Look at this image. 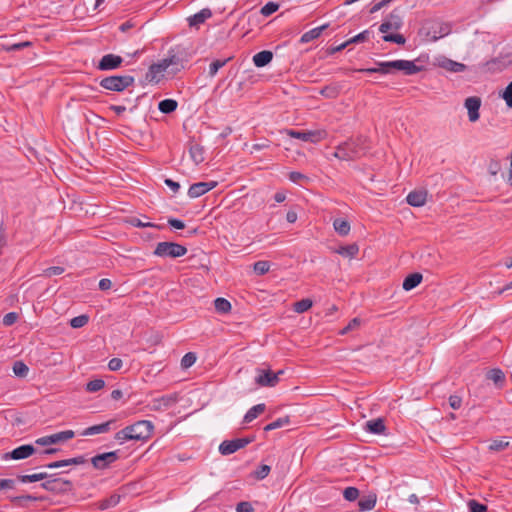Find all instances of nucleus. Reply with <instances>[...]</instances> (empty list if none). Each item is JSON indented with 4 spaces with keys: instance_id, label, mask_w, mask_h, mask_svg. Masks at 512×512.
Segmentation results:
<instances>
[{
    "instance_id": "55",
    "label": "nucleus",
    "mask_w": 512,
    "mask_h": 512,
    "mask_svg": "<svg viewBox=\"0 0 512 512\" xmlns=\"http://www.w3.org/2000/svg\"><path fill=\"white\" fill-rule=\"evenodd\" d=\"M343 497L347 501H355L359 497V490L356 487H347L343 491Z\"/></svg>"
},
{
    "instance_id": "10",
    "label": "nucleus",
    "mask_w": 512,
    "mask_h": 512,
    "mask_svg": "<svg viewBox=\"0 0 512 512\" xmlns=\"http://www.w3.org/2000/svg\"><path fill=\"white\" fill-rule=\"evenodd\" d=\"M252 441H253V438H249V437L225 440L220 444L219 452L222 455H230V454L235 453L239 449L244 448Z\"/></svg>"
},
{
    "instance_id": "32",
    "label": "nucleus",
    "mask_w": 512,
    "mask_h": 512,
    "mask_svg": "<svg viewBox=\"0 0 512 512\" xmlns=\"http://www.w3.org/2000/svg\"><path fill=\"white\" fill-rule=\"evenodd\" d=\"M333 227L340 236H347L351 229L350 223L341 218H337L333 221Z\"/></svg>"
},
{
    "instance_id": "3",
    "label": "nucleus",
    "mask_w": 512,
    "mask_h": 512,
    "mask_svg": "<svg viewBox=\"0 0 512 512\" xmlns=\"http://www.w3.org/2000/svg\"><path fill=\"white\" fill-rule=\"evenodd\" d=\"M363 144L364 140L362 138L346 141L336 147L333 155L334 157L343 161H352L358 159L366 152Z\"/></svg>"
},
{
    "instance_id": "40",
    "label": "nucleus",
    "mask_w": 512,
    "mask_h": 512,
    "mask_svg": "<svg viewBox=\"0 0 512 512\" xmlns=\"http://www.w3.org/2000/svg\"><path fill=\"white\" fill-rule=\"evenodd\" d=\"M509 445H510L509 441H507L505 438L494 439L489 444L488 449L490 451L500 452V451L507 449L509 447Z\"/></svg>"
},
{
    "instance_id": "29",
    "label": "nucleus",
    "mask_w": 512,
    "mask_h": 512,
    "mask_svg": "<svg viewBox=\"0 0 512 512\" xmlns=\"http://www.w3.org/2000/svg\"><path fill=\"white\" fill-rule=\"evenodd\" d=\"M328 28V24H324L322 26H319V27H316V28H313L307 32H305L301 38H300V43L302 44H306L314 39H317L320 37L321 33Z\"/></svg>"
},
{
    "instance_id": "31",
    "label": "nucleus",
    "mask_w": 512,
    "mask_h": 512,
    "mask_svg": "<svg viewBox=\"0 0 512 512\" xmlns=\"http://www.w3.org/2000/svg\"><path fill=\"white\" fill-rule=\"evenodd\" d=\"M48 473L40 472L35 474L18 475L17 479L22 483H33L38 481H46L49 478Z\"/></svg>"
},
{
    "instance_id": "41",
    "label": "nucleus",
    "mask_w": 512,
    "mask_h": 512,
    "mask_svg": "<svg viewBox=\"0 0 512 512\" xmlns=\"http://www.w3.org/2000/svg\"><path fill=\"white\" fill-rule=\"evenodd\" d=\"M13 373L21 378H24L27 376L29 372L28 366L23 361H15L13 363Z\"/></svg>"
},
{
    "instance_id": "20",
    "label": "nucleus",
    "mask_w": 512,
    "mask_h": 512,
    "mask_svg": "<svg viewBox=\"0 0 512 512\" xmlns=\"http://www.w3.org/2000/svg\"><path fill=\"white\" fill-rule=\"evenodd\" d=\"M115 423V420H109L101 424L93 425L87 427L81 432L82 436H90L96 434L107 433L111 429V425Z\"/></svg>"
},
{
    "instance_id": "17",
    "label": "nucleus",
    "mask_w": 512,
    "mask_h": 512,
    "mask_svg": "<svg viewBox=\"0 0 512 512\" xmlns=\"http://www.w3.org/2000/svg\"><path fill=\"white\" fill-rule=\"evenodd\" d=\"M217 186L216 181L197 182L192 184L188 189V196L190 198H198Z\"/></svg>"
},
{
    "instance_id": "28",
    "label": "nucleus",
    "mask_w": 512,
    "mask_h": 512,
    "mask_svg": "<svg viewBox=\"0 0 512 512\" xmlns=\"http://www.w3.org/2000/svg\"><path fill=\"white\" fill-rule=\"evenodd\" d=\"M342 85L339 83H332L324 86L320 91V95L328 99H335L339 96Z\"/></svg>"
},
{
    "instance_id": "60",
    "label": "nucleus",
    "mask_w": 512,
    "mask_h": 512,
    "mask_svg": "<svg viewBox=\"0 0 512 512\" xmlns=\"http://www.w3.org/2000/svg\"><path fill=\"white\" fill-rule=\"evenodd\" d=\"M18 318H19L18 313H16V312H9V313L5 314L4 317H3V321H2L3 325L11 326V325H13L14 323L17 322Z\"/></svg>"
},
{
    "instance_id": "39",
    "label": "nucleus",
    "mask_w": 512,
    "mask_h": 512,
    "mask_svg": "<svg viewBox=\"0 0 512 512\" xmlns=\"http://www.w3.org/2000/svg\"><path fill=\"white\" fill-rule=\"evenodd\" d=\"M290 422H291V420H290L289 416L278 418L275 421L267 424L264 427V431L268 432V431H272V430H275V429H278V428H282V427L290 424Z\"/></svg>"
},
{
    "instance_id": "63",
    "label": "nucleus",
    "mask_w": 512,
    "mask_h": 512,
    "mask_svg": "<svg viewBox=\"0 0 512 512\" xmlns=\"http://www.w3.org/2000/svg\"><path fill=\"white\" fill-rule=\"evenodd\" d=\"M448 402L452 409L457 410L462 405V398L458 395H451L448 399Z\"/></svg>"
},
{
    "instance_id": "23",
    "label": "nucleus",
    "mask_w": 512,
    "mask_h": 512,
    "mask_svg": "<svg viewBox=\"0 0 512 512\" xmlns=\"http://www.w3.org/2000/svg\"><path fill=\"white\" fill-rule=\"evenodd\" d=\"M365 428L372 434H384L386 426L382 418L372 419L366 422Z\"/></svg>"
},
{
    "instance_id": "52",
    "label": "nucleus",
    "mask_w": 512,
    "mask_h": 512,
    "mask_svg": "<svg viewBox=\"0 0 512 512\" xmlns=\"http://www.w3.org/2000/svg\"><path fill=\"white\" fill-rule=\"evenodd\" d=\"M196 362V354L193 352L186 353L181 359V367L190 368Z\"/></svg>"
},
{
    "instance_id": "44",
    "label": "nucleus",
    "mask_w": 512,
    "mask_h": 512,
    "mask_svg": "<svg viewBox=\"0 0 512 512\" xmlns=\"http://www.w3.org/2000/svg\"><path fill=\"white\" fill-rule=\"evenodd\" d=\"M120 501V496L117 494L111 495L109 498L104 499L100 502L99 508L102 510L116 506Z\"/></svg>"
},
{
    "instance_id": "5",
    "label": "nucleus",
    "mask_w": 512,
    "mask_h": 512,
    "mask_svg": "<svg viewBox=\"0 0 512 512\" xmlns=\"http://www.w3.org/2000/svg\"><path fill=\"white\" fill-rule=\"evenodd\" d=\"M58 474H50L46 481L41 483V487L54 494H68L74 489L72 481L57 477Z\"/></svg>"
},
{
    "instance_id": "19",
    "label": "nucleus",
    "mask_w": 512,
    "mask_h": 512,
    "mask_svg": "<svg viewBox=\"0 0 512 512\" xmlns=\"http://www.w3.org/2000/svg\"><path fill=\"white\" fill-rule=\"evenodd\" d=\"M426 200H427V191H425V190L411 191L406 197L407 203L413 207L423 206L426 203Z\"/></svg>"
},
{
    "instance_id": "22",
    "label": "nucleus",
    "mask_w": 512,
    "mask_h": 512,
    "mask_svg": "<svg viewBox=\"0 0 512 512\" xmlns=\"http://www.w3.org/2000/svg\"><path fill=\"white\" fill-rule=\"evenodd\" d=\"M486 379L492 381L497 387H503L505 383V374L499 368H493L486 372Z\"/></svg>"
},
{
    "instance_id": "7",
    "label": "nucleus",
    "mask_w": 512,
    "mask_h": 512,
    "mask_svg": "<svg viewBox=\"0 0 512 512\" xmlns=\"http://www.w3.org/2000/svg\"><path fill=\"white\" fill-rule=\"evenodd\" d=\"M187 253V248L175 242H159L153 254L162 258H178Z\"/></svg>"
},
{
    "instance_id": "16",
    "label": "nucleus",
    "mask_w": 512,
    "mask_h": 512,
    "mask_svg": "<svg viewBox=\"0 0 512 512\" xmlns=\"http://www.w3.org/2000/svg\"><path fill=\"white\" fill-rule=\"evenodd\" d=\"M178 400L176 394L163 395L159 398H155L151 401L149 407L153 411H162L170 408Z\"/></svg>"
},
{
    "instance_id": "61",
    "label": "nucleus",
    "mask_w": 512,
    "mask_h": 512,
    "mask_svg": "<svg viewBox=\"0 0 512 512\" xmlns=\"http://www.w3.org/2000/svg\"><path fill=\"white\" fill-rule=\"evenodd\" d=\"M38 498L33 495H22V496H15L11 497L10 501L13 504L21 505L23 501H37Z\"/></svg>"
},
{
    "instance_id": "49",
    "label": "nucleus",
    "mask_w": 512,
    "mask_h": 512,
    "mask_svg": "<svg viewBox=\"0 0 512 512\" xmlns=\"http://www.w3.org/2000/svg\"><path fill=\"white\" fill-rule=\"evenodd\" d=\"M126 222L128 224H130L131 226L133 227H138V228H146V227H157V225H155L154 223H151V222H142L139 218L137 217H129Z\"/></svg>"
},
{
    "instance_id": "38",
    "label": "nucleus",
    "mask_w": 512,
    "mask_h": 512,
    "mask_svg": "<svg viewBox=\"0 0 512 512\" xmlns=\"http://www.w3.org/2000/svg\"><path fill=\"white\" fill-rule=\"evenodd\" d=\"M214 306L215 310L221 314H226L231 310V303L223 297L216 298L214 300Z\"/></svg>"
},
{
    "instance_id": "64",
    "label": "nucleus",
    "mask_w": 512,
    "mask_h": 512,
    "mask_svg": "<svg viewBox=\"0 0 512 512\" xmlns=\"http://www.w3.org/2000/svg\"><path fill=\"white\" fill-rule=\"evenodd\" d=\"M237 512H254V509L251 505V503L243 501L239 502L236 506Z\"/></svg>"
},
{
    "instance_id": "9",
    "label": "nucleus",
    "mask_w": 512,
    "mask_h": 512,
    "mask_svg": "<svg viewBox=\"0 0 512 512\" xmlns=\"http://www.w3.org/2000/svg\"><path fill=\"white\" fill-rule=\"evenodd\" d=\"M282 374H284L283 370H279L275 373L272 370L259 369L255 382L261 387H275L279 383V377Z\"/></svg>"
},
{
    "instance_id": "51",
    "label": "nucleus",
    "mask_w": 512,
    "mask_h": 512,
    "mask_svg": "<svg viewBox=\"0 0 512 512\" xmlns=\"http://www.w3.org/2000/svg\"><path fill=\"white\" fill-rule=\"evenodd\" d=\"M278 9H279L278 3L268 2L261 8L260 13L263 16L268 17V16L272 15L273 13H275Z\"/></svg>"
},
{
    "instance_id": "59",
    "label": "nucleus",
    "mask_w": 512,
    "mask_h": 512,
    "mask_svg": "<svg viewBox=\"0 0 512 512\" xmlns=\"http://www.w3.org/2000/svg\"><path fill=\"white\" fill-rule=\"evenodd\" d=\"M502 98L505 100L506 105L512 108V81L507 85L502 93Z\"/></svg>"
},
{
    "instance_id": "34",
    "label": "nucleus",
    "mask_w": 512,
    "mask_h": 512,
    "mask_svg": "<svg viewBox=\"0 0 512 512\" xmlns=\"http://www.w3.org/2000/svg\"><path fill=\"white\" fill-rule=\"evenodd\" d=\"M178 107V103L174 99H164L159 102L158 109L163 114H170Z\"/></svg>"
},
{
    "instance_id": "25",
    "label": "nucleus",
    "mask_w": 512,
    "mask_h": 512,
    "mask_svg": "<svg viewBox=\"0 0 512 512\" xmlns=\"http://www.w3.org/2000/svg\"><path fill=\"white\" fill-rule=\"evenodd\" d=\"M273 59V53L269 50H263L261 52L256 53L253 56V63L256 67H264L268 65Z\"/></svg>"
},
{
    "instance_id": "8",
    "label": "nucleus",
    "mask_w": 512,
    "mask_h": 512,
    "mask_svg": "<svg viewBox=\"0 0 512 512\" xmlns=\"http://www.w3.org/2000/svg\"><path fill=\"white\" fill-rule=\"evenodd\" d=\"M285 132L292 138L300 139L304 142L310 143H317L327 137V132L325 130L297 131L293 129H287Z\"/></svg>"
},
{
    "instance_id": "27",
    "label": "nucleus",
    "mask_w": 512,
    "mask_h": 512,
    "mask_svg": "<svg viewBox=\"0 0 512 512\" xmlns=\"http://www.w3.org/2000/svg\"><path fill=\"white\" fill-rule=\"evenodd\" d=\"M376 501L377 496L375 493H370L366 496L361 497L358 501L359 511L364 512L372 510L376 505Z\"/></svg>"
},
{
    "instance_id": "30",
    "label": "nucleus",
    "mask_w": 512,
    "mask_h": 512,
    "mask_svg": "<svg viewBox=\"0 0 512 512\" xmlns=\"http://www.w3.org/2000/svg\"><path fill=\"white\" fill-rule=\"evenodd\" d=\"M265 409H266V405L264 403H260V404L253 406L244 415L243 422L244 423L252 422L260 414H262L265 411Z\"/></svg>"
},
{
    "instance_id": "18",
    "label": "nucleus",
    "mask_w": 512,
    "mask_h": 512,
    "mask_svg": "<svg viewBox=\"0 0 512 512\" xmlns=\"http://www.w3.org/2000/svg\"><path fill=\"white\" fill-rule=\"evenodd\" d=\"M464 105L468 110L469 121L476 122L480 117L479 109L481 107V99L476 96L468 97Z\"/></svg>"
},
{
    "instance_id": "50",
    "label": "nucleus",
    "mask_w": 512,
    "mask_h": 512,
    "mask_svg": "<svg viewBox=\"0 0 512 512\" xmlns=\"http://www.w3.org/2000/svg\"><path fill=\"white\" fill-rule=\"evenodd\" d=\"M385 42H393L399 45H404L406 43V38L402 34H385L383 37Z\"/></svg>"
},
{
    "instance_id": "57",
    "label": "nucleus",
    "mask_w": 512,
    "mask_h": 512,
    "mask_svg": "<svg viewBox=\"0 0 512 512\" xmlns=\"http://www.w3.org/2000/svg\"><path fill=\"white\" fill-rule=\"evenodd\" d=\"M64 271L65 269L61 266H51L43 271V276L52 277L56 275H61Z\"/></svg>"
},
{
    "instance_id": "33",
    "label": "nucleus",
    "mask_w": 512,
    "mask_h": 512,
    "mask_svg": "<svg viewBox=\"0 0 512 512\" xmlns=\"http://www.w3.org/2000/svg\"><path fill=\"white\" fill-rule=\"evenodd\" d=\"M440 66L442 68L446 69L447 71L455 72V73L463 72L466 69V66L463 63H459V62L453 61L451 59H444L441 62Z\"/></svg>"
},
{
    "instance_id": "53",
    "label": "nucleus",
    "mask_w": 512,
    "mask_h": 512,
    "mask_svg": "<svg viewBox=\"0 0 512 512\" xmlns=\"http://www.w3.org/2000/svg\"><path fill=\"white\" fill-rule=\"evenodd\" d=\"M89 321V317L87 315H79L70 320V325L73 328H81L85 326Z\"/></svg>"
},
{
    "instance_id": "12",
    "label": "nucleus",
    "mask_w": 512,
    "mask_h": 512,
    "mask_svg": "<svg viewBox=\"0 0 512 512\" xmlns=\"http://www.w3.org/2000/svg\"><path fill=\"white\" fill-rule=\"evenodd\" d=\"M75 433L72 430L61 431L52 435H47L36 439L35 443L40 446H48L65 442L74 437Z\"/></svg>"
},
{
    "instance_id": "35",
    "label": "nucleus",
    "mask_w": 512,
    "mask_h": 512,
    "mask_svg": "<svg viewBox=\"0 0 512 512\" xmlns=\"http://www.w3.org/2000/svg\"><path fill=\"white\" fill-rule=\"evenodd\" d=\"M190 156L195 164H200L204 161V148L199 144H193L189 149Z\"/></svg>"
},
{
    "instance_id": "42",
    "label": "nucleus",
    "mask_w": 512,
    "mask_h": 512,
    "mask_svg": "<svg viewBox=\"0 0 512 512\" xmlns=\"http://www.w3.org/2000/svg\"><path fill=\"white\" fill-rule=\"evenodd\" d=\"M312 300L309 298L301 299L293 305V309L297 313H304L312 307Z\"/></svg>"
},
{
    "instance_id": "58",
    "label": "nucleus",
    "mask_w": 512,
    "mask_h": 512,
    "mask_svg": "<svg viewBox=\"0 0 512 512\" xmlns=\"http://www.w3.org/2000/svg\"><path fill=\"white\" fill-rule=\"evenodd\" d=\"M270 470H271L270 466L262 464L257 468L254 475L257 479L262 480L268 476V474L270 473Z\"/></svg>"
},
{
    "instance_id": "37",
    "label": "nucleus",
    "mask_w": 512,
    "mask_h": 512,
    "mask_svg": "<svg viewBox=\"0 0 512 512\" xmlns=\"http://www.w3.org/2000/svg\"><path fill=\"white\" fill-rule=\"evenodd\" d=\"M336 252L343 257L353 258L358 254L359 247L356 243H353V244L339 247L336 250Z\"/></svg>"
},
{
    "instance_id": "4",
    "label": "nucleus",
    "mask_w": 512,
    "mask_h": 512,
    "mask_svg": "<svg viewBox=\"0 0 512 512\" xmlns=\"http://www.w3.org/2000/svg\"><path fill=\"white\" fill-rule=\"evenodd\" d=\"M378 71L380 74H390L392 70H400L405 75H415L422 71L421 66H417L414 61L410 60H393L385 62H377Z\"/></svg>"
},
{
    "instance_id": "43",
    "label": "nucleus",
    "mask_w": 512,
    "mask_h": 512,
    "mask_svg": "<svg viewBox=\"0 0 512 512\" xmlns=\"http://www.w3.org/2000/svg\"><path fill=\"white\" fill-rule=\"evenodd\" d=\"M231 59H232V57H228L224 60L213 61L209 66V75L211 77H214L217 74V72L219 71V69L224 67Z\"/></svg>"
},
{
    "instance_id": "14",
    "label": "nucleus",
    "mask_w": 512,
    "mask_h": 512,
    "mask_svg": "<svg viewBox=\"0 0 512 512\" xmlns=\"http://www.w3.org/2000/svg\"><path fill=\"white\" fill-rule=\"evenodd\" d=\"M403 25L402 18L398 9H394L386 20L379 26V31L383 34L388 33L389 30H399Z\"/></svg>"
},
{
    "instance_id": "1",
    "label": "nucleus",
    "mask_w": 512,
    "mask_h": 512,
    "mask_svg": "<svg viewBox=\"0 0 512 512\" xmlns=\"http://www.w3.org/2000/svg\"><path fill=\"white\" fill-rule=\"evenodd\" d=\"M154 425L149 420H139L115 433L114 438L123 444L127 441H147L153 434Z\"/></svg>"
},
{
    "instance_id": "2",
    "label": "nucleus",
    "mask_w": 512,
    "mask_h": 512,
    "mask_svg": "<svg viewBox=\"0 0 512 512\" xmlns=\"http://www.w3.org/2000/svg\"><path fill=\"white\" fill-rule=\"evenodd\" d=\"M191 56V52L188 48L177 45L170 48L167 57L162 60L167 70L171 67L169 73L175 75L185 68V63L190 60Z\"/></svg>"
},
{
    "instance_id": "24",
    "label": "nucleus",
    "mask_w": 512,
    "mask_h": 512,
    "mask_svg": "<svg viewBox=\"0 0 512 512\" xmlns=\"http://www.w3.org/2000/svg\"><path fill=\"white\" fill-rule=\"evenodd\" d=\"M167 71V68L163 62V60L153 63L146 73V79L148 81H154L158 78V76L162 75L163 72Z\"/></svg>"
},
{
    "instance_id": "11",
    "label": "nucleus",
    "mask_w": 512,
    "mask_h": 512,
    "mask_svg": "<svg viewBox=\"0 0 512 512\" xmlns=\"http://www.w3.org/2000/svg\"><path fill=\"white\" fill-rule=\"evenodd\" d=\"M119 459L118 451H110L95 455L91 458L93 467L97 470H105Z\"/></svg>"
},
{
    "instance_id": "46",
    "label": "nucleus",
    "mask_w": 512,
    "mask_h": 512,
    "mask_svg": "<svg viewBox=\"0 0 512 512\" xmlns=\"http://www.w3.org/2000/svg\"><path fill=\"white\" fill-rule=\"evenodd\" d=\"M105 386V381L103 379H94L89 381L86 384V391L90 393L97 392L101 390Z\"/></svg>"
},
{
    "instance_id": "48",
    "label": "nucleus",
    "mask_w": 512,
    "mask_h": 512,
    "mask_svg": "<svg viewBox=\"0 0 512 512\" xmlns=\"http://www.w3.org/2000/svg\"><path fill=\"white\" fill-rule=\"evenodd\" d=\"M467 506H468L469 512H486L488 509L487 505L481 504L475 499H470L467 502Z\"/></svg>"
},
{
    "instance_id": "6",
    "label": "nucleus",
    "mask_w": 512,
    "mask_h": 512,
    "mask_svg": "<svg viewBox=\"0 0 512 512\" xmlns=\"http://www.w3.org/2000/svg\"><path fill=\"white\" fill-rule=\"evenodd\" d=\"M135 78L130 75H113L100 80L99 85L110 91L122 92L126 88L132 86Z\"/></svg>"
},
{
    "instance_id": "54",
    "label": "nucleus",
    "mask_w": 512,
    "mask_h": 512,
    "mask_svg": "<svg viewBox=\"0 0 512 512\" xmlns=\"http://www.w3.org/2000/svg\"><path fill=\"white\" fill-rule=\"evenodd\" d=\"M361 325V319L358 317L353 318L349 323L340 331L341 335H345L350 331L357 329Z\"/></svg>"
},
{
    "instance_id": "45",
    "label": "nucleus",
    "mask_w": 512,
    "mask_h": 512,
    "mask_svg": "<svg viewBox=\"0 0 512 512\" xmlns=\"http://www.w3.org/2000/svg\"><path fill=\"white\" fill-rule=\"evenodd\" d=\"M61 461H62V466L65 467V466H70V465H83V464L87 463L88 459H87L86 455H78L76 457L69 458V459H63Z\"/></svg>"
},
{
    "instance_id": "21",
    "label": "nucleus",
    "mask_w": 512,
    "mask_h": 512,
    "mask_svg": "<svg viewBox=\"0 0 512 512\" xmlns=\"http://www.w3.org/2000/svg\"><path fill=\"white\" fill-rule=\"evenodd\" d=\"M212 17V11L209 8H204L196 14L188 17V23L190 27L198 28L200 24H203L207 19Z\"/></svg>"
},
{
    "instance_id": "26",
    "label": "nucleus",
    "mask_w": 512,
    "mask_h": 512,
    "mask_svg": "<svg viewBox=\"0 0 512 512\" xmlns=\"http://www.w3.org/2000/svg\"><path fill=\"white\" fill-rule=\"evenodd\" d=\"M423 276L421 273H411L405 277L402 287L405 291H410L417 287L422 282Z\"/></svg>"
},
{
    "instance_id": "15",
    "label": "nucleus",
    "mask_w": 512,
    "mask_h": 512,
    "mask_svg": "<svg viewBox=\"0 0 512 512\" xmlns=\"http://www.w3.org/2000/svg\"><path fill=\"white\" fill-rule=\"evenodd\" d=\"M123 63V58L115 54L104 55L97 65L101 71H109L119 68Z\"/></svg>"
},
{
    "instance_id": "56",
    "label": "nucleus",
    "mask_w": 512,
    "mask_h": 512,
    "mask_svg": "<svg viewBox=\"0 0 512 512\" xmlns=\"http://www.w3.org/2000/svg\"><path fill=\"white\" fill-rule=\"evenodd\" d=\"M369 35H370V31L369 30H364L362 31L361 33L357 34L356 36L350 38L349 40H347L348 44H353V43H362L366 40H368L369 38Z\"/></svg>"
},
{
    "instance_id": "47",
    "label": "nucleus",
    "mask_w": 512,
    "mask_h": 512,
    "mask_svg": "<svg viewBox=\"0 0 512 512\" xmlns=\"http://www.w3.org/2000/svg\"><path fill=\"white\" fill-rule=\"evenodd\" d=\"M254 272L257 275H264L266 274L270 269V262L269 261H257L253 265Z\"/></svg>"
},
{
    "instance_id": "13",
    "label": "nucleus",
    "mask_w": 512,
    "mask_h": 512,
    "mask_svg": "<svg viewBox=\"0 0 512 512\" xmlns=\"http://www.w3.org/2000/svg\"><path fill=\"white\" fill-rule=\"evenodd\" d=\"M36 452L35 447L32 444H24L16 447L12 451L6 452L3 456V460H22L32 456Z\"/></svg>"
},
{
    "instance_id": "36",
    "label": "nucleus",
    "mask_w": 512,
    "mask_h": 512,
    "mask_svg": "<svg viewBox=\"0 0 512 512\" xmlns=\"http://www.w3.org/2000/svg\"><path fill=\"white\" fill-rule=\"evenodd\" d=\"M451 25L449 23H438L432 27L433 30V39L437 40L441 37H444L451 32Z\"/></svg>"
},
{
    "instance_id": "62",
    "label": "nucleus",
    "mask_w": 512,
    "mask_h": 512,
    "mask_svg": "<svg viewBox=\"0 0 512 512\" xmlns=\"http://www.w3.org/2000/svg\"><path fill=\"white\" fill-rule=\"evenodd\" d=\"M289 180L294 183H300L301 181H308L309 178L300 172L292 171L289 173Z\"/></svg>"
}]
</instances>
